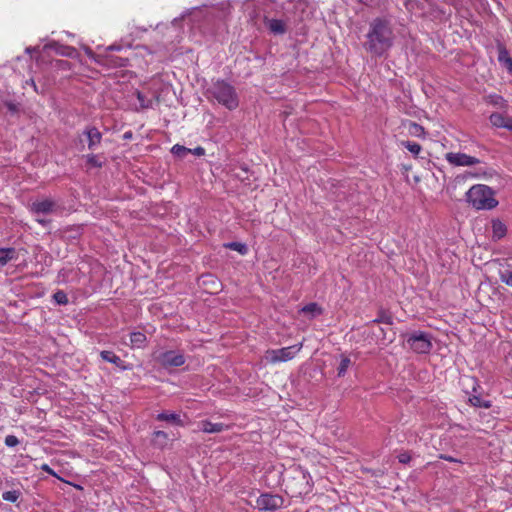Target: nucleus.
<instances>
[{"instance_id": "f257e3e1", "label": "nucleus", "mask_w": 512, "mask_h": 512, "mask_svg": "<svg viewBox=\"0 0 512 512\" xmlns=\"http://www.w3.org/2000/svg\"><path fill=\"white\" fill-rule=\"evenodd\" d=\"M394 44L393 25L390 17L374 18L369 24L364 49L376 57L384 56Z\"/></svg>"}, {"instance_id": "f03ea898", "label": "nucleus", "mask_w": 512, "mask_h": 512, "mask_svg": "<svg viewBox=\"0 0 512 512\" xmlns=\"http://www.w3.org/2000/svg\"><path fill=\"white\" fill-rule=\"evenodd\" d=\"M281 485L291 498H302L311 493L313 481L307 470L300 465H292L282 472Z\"/></svg>"}, {"instance_id": "7ed1b4c3", "label": "nucleus", "mask_w": 512, "mask_h": 512, "mask_svg": "<svg viewBox=\"0 0 512 512\" xmlns=\"http://www.w3.org/2000/svg\"><path fill=\"white\" fill-rule=\"evenodd\" d=\"M495 195L496 191L490 186L475 184L465 193V201L476 210L490 211L499 204Z\"/></svg>"}, {"instance_id": "20e7f679", "label": "nucleus", "mask_w": 512, "mask_h": 512, "mask_svg": "<svg viewBox=\"0 0 512 512\" xmlns=\"http://www.w3.org/2000/svg\"><path fill=\"white\" fill-rule=\"evenodd\" d=\"M207 93L210 94L220 105L233 111L239 107V96L236 88L224 79L212 80Z\"/></svg>"}, {"instance_id": "39448f33", "label": "nucleus", "mask_w": 512, "mask_h": 512, "mask_svg": "<svg viewBox=\"0 0 512 512\" xmlns=\"http://www.w3.org/2000/svg\"><path fill=\"white\" fill-rule=\"evenodd\" d=\"M404 345H407L414 353L429 354L433 348L431 333L421 330H414L401 334Z\"/></svg>"}, {"instance_id": "423d86ee", "label": "nucleus", "mask_w": 512, "mask_h": 512, "mask_svg": "<svg viewBox=\"0 0 512 512\" xmlns=\"http://www.w3.org/2000/svg\"><path fill=\"white\" fill-rule=\"evenodd\" d=\"M154 360L164 369L181 367L186 362L184 354L177 350H167L154 354Z\"/></svg>"}, {"instance_id": "0eeeda50", "label": "nucleus", "mask_w": 512, "mask_h": 512, "mask_svg": "<svg viewBox=\"0 0 512 512\" xmlns=\"http://www.w3.org/2000/svg\"><path fill=\"white\" fill-rule=\"evenodd\" d=\"M471 381L472 389L471 391H466V394L468 395V403L476 408H490L492 406V401L488 399L487 395H484L478 379L472 377Z\"/></svg>"}, {"instance_id": "6e6552de", "label": "nucleus", "mask_w": 512, "mask_h": 512, "mask_svg": "<svg viewBox=\"0 0 512 512\" xmlns=\"http://www.w3.org/2000/svg\"><path fill=\"white\" fill-rule=\"evenodd\" d=\"M284 498L279 494L261 493L256 499V508L260 511H276L283 506Z\"/></svg>"}, {"instance_id": "1a4fd4ad", "label": "nucleus", "mask_w": 512, "mask_h": 512, "mask_svg": "<svg viewBox=\"0 0 512 512\" xmlns=\"http://www.w3.org/2000/svg\"><path fill=\"white\" fill-rule=\"evenodd\" d=\"M155 419L176 427H185L189 423V417L185 413L181 414L170 410H163L156 415Z\"/></svg>"}, {"instance_id": "9d476101", "label": "nucleus", "mask_w": 512, "mask_h": 512, "mask_svg": "<svg viewBox=\"0 0 512 512\" xmlns=\"http://www.w3.org/2000/svg\"><path fill=\"white\" fill-rule=\"evenodd\" d=\"M302 344L284 347L275 350H269L270 361L275 362H286L292 360L295 355L300 351Z\"/></svg>"}, {"instance_id": "9b49d317", "label": "nucleus", "mask_w": 512, "mask_h": 512, "mask_svg": "<svg viewBox=\"0 0 512 512\" xmlns=\"http://www.w3.org/2000/svg\"><path fill=\"white\" fill-rule=\"evenodd\" d=\"M445 159L454 166H473L480 163V160L476 157L470 156L466 153L448 152L445 155Z\"/></svg>"}, {"instance_id": "f8f14e48", "label": "nucleus", "mask_w": 512, "mask_h": 512, "mask_svg": "<svg viewBox=\"0 0 512 512\" xmlns=\"http://www.w3.org/2000/svg\"><path fill=\"white\" fill-rule=\"evenodd\" d=\"M54 51L56 54L76 58L79 53L76 48L53 41L43 46V52Z\"/></svg>"}, {"instance_id": "ddd939ff", "label": "nucleus", "mask_w": 512, "mask_h": 512, "mask_svg": "<svg viewBox=\"0 0 512 512\" xmlns=\"http://www.w3.org/2000/svg\"><path fill=\"white\" fill-rule=\"evenodd\" d=\"M263 23L269 33L274 36L284 35L288 31L286 21L282 19L270 18L267 15H264Z\"/></svg>"}, {"instance_id": "4468645a", "label": "nucleus", "mask_w": 512, "mask_h": 512, "mask_svg": "<svg viewBox=\"0 0 512 512\" xmlns=\"http://www.w3.org/2000/svg\"><path fill=\"white\" fill-rule=\"evenodd\" d=\"M57 204L54 200L45 198L34 201L30 206V211L35 215H48L56 211Z\"/></svg>"}, {"instance_id": "2eb2a0df", "label": "nucleus", "mask_w": 512, "mask_h": 512, "mask_svg": "<svg viewBox=\"0 0 512 512\" xmlns=\"http://www.w3.org/2000/svg\"><path fill=\"white\" fill-rule=\"evenodd\" d=\"M130 65V60L127 57L115 56L110 53H103L100 63L101 67L105 68H125Z\"/></svg>"}, {"instance_id": "dca6fc26", "label": "nucleus", "mask_w": 512, "mask_h": 512, "mask_svg": "<svg viewBox=\"0 0 512 512\" xmlns=\"http://www.w3.org/2000/svg\"><path fill=\"white\" fill-rule=\"evenodd\" d=\"M82 135L86 137L89 150H95L102 141V133L95 126L88 125L82 132Z\"/></svg>"}, {"instance_id": "f3484780", "label": "nucleus", "mask_w": 512, "mask_h": 512, "mask_svg": "<svg viewBox=\"0 0 512 512\" xmlns=\"http://www.w3.org/2000/svg\"><path fill=\"white\" fill-rule=\"evenodd\" d=\"M100 357L103 361L109 362V363L115 365L121 371H127V370L133 369L132 363H126L118 355H116L113 351L103 350L100 352Z\"/></svg>"}, {"instance_id": "a211bd4d", "label": "nucleus", "mask_w": 512, "mask_h": 512, "mask_svg": "<svg viewBox=\"0 0 512 512\" xmlns=\"http://www.w3.org/2000/svg\"><path fill=\"white\" fill-rule=\"evenodd\" d=\"M496 47L498 51V62L499 64L505 68L510 76H512V58L509 55V51L505 44L497 40L496 41Z\"/></svg>"}, {"instance_id": "6ab92c4d", "label": "nucleus", "mask_w": 512, "mask_h": 512, "mask_svg": "<svg viewBox=\"0 0 512 512\" xmlns=\"http://www.w3.org/2000/svg\"><path fill=\"white\" fill-rule=\"evenodd\" d=\"M84 233V225H70L61 230L60 237L67 242L79 240Z\"/></svg>"}, {"instance_id": "aec40b11", "label": "nucleus", "mask_w": 512, "mask_h": 512, "mask_svg": "<svg viewBox=\"0 0 512 512\" xmlns=\"http://www.w3.org/2000/svg\"><path fill=\"white\" fill-rule=\"evenodd\" d=\"M491 229H492V241L498 242L506 237L508 228L507 225L500 218H492L491 219Z\"/></svg>"}, {"instance_id": "412c9836", "label": "nucleus", "mask_w": 512, "mask_h": 512, "mask_svg": "<svg viewBox=\"0 0 512 512\" xmlns=\"http://www.w3.org/2000/svg\"><path fill=\"white\" fill-rule=\"evenodd\" d=\"M168 433L162 430H156L152 433L150 444L159 450H164L168 446Z\"/></svg>"}, {"instance_id": "4be33fe9", "label": "nucleus", "mask_w": 512, "mask_h": 512, "mask_svg": "<svg viewBox=\"0 0 512 512\" xmlns=\"http://www.w3.org/2000/svg\"><path fill=\"white\" fill-rule=\"evenodd\" d=\"M299 312L307 316L309 319H315L323 314L324 309L317 302H310L304 305Z\"/></svg>"}, {"instance_id": "5701e85b", "label": "nucleus", "mask_w": 512, "mask_h": 512, "mask_svg": "<svg viewBox=\"0 0 512 512\" xmlns=\"http://www.w3.org/2000/svg\"><path fill=\"white\" fill-rule=\"evenodd\" d=\"M18 259V252L14 247L0 248V270L10 261Z\"/></svg>"}, {"instance_id": "b1692460", "label": "nucleus", "mask_w": 512, "mask_h": 512, "mask_svg": "<svg viewBox=\"0 0 512 512\" xmlns=\"http://www.w3.org/2000/svg\"><path fill=\"white\" fill-rule=\"evenodd\" d=\"M200 429L205 433H220L228 428L224 423H212L208 419L199 422Z\"/></svg>"}, {"instance_id": "393cba45", "label": "nucleus", "mask_w": 512, "mask_h": 512, "mask_svg": "<svg viewBox=\"0 0 512 512\" xmlns=\"http://www.w3.org/2000/svg\"><path fill=\"white\" fill-rule=\"evenodd\" d=\"M354 364L355 363L351 361L350 357L347 354L341 353L339 355V365L337 366V377H344L348 369Z\"/></svg>"}, {"instance_id": "a878e982", "label": "nucleus", "mask_w": 512, "mask_h": 512, "mask_svg": "<svg viewBox=\"0 0 512 512\" xmlns=\"http://www.w3.org/2000/svg\"><path fill=\"white\" fill-rule=\"evenodd\" d=\"M485 101H486V103L493 105L495 107H498L500 109H503V110H507V108H508L507 100L503 96L496 94V93L487 95L485 97Z\"/></svg>"}, {"instance_id": "bb28decb", "label": "nucleus", "mask_w": 512, "mask_h": 512, "mask_svg": "<svg viewBox=\"0 0 512 512\" xmlns=\"http://www.w3.org/2000/svg\"><path fill=\"white\" fill-rule=\"evenodd\" d=\"M393 315L391 312L380 308L377 313V317L369 322V324H387L393 325Z\"/></svg>"}, {"instance_id": "cd10ccee", "label": "nucleus", "mask_w": 512, "mask_h": 512, "mask_svg": "<svg viewBox=\"0 0 512 512\" xmlns=\"http://www.w3.org/2000/svg\"><path fill=\"white\" fill-rule=\"evenodd\" d=\"M130 343L132 348H144L147 344V337L141 331H133L130 333Z\"/></svg>"}, {"instance_id": "c85d7f7f", "label": "nucleus", "mask_w": 512, "mask_h": 512, "mask_svg": "<svg viewBox=\"0 0 512 512\" xmlns=\"http://www.w3.org/2000/svg\"><path fill=\"white\" fill-rule=\"evenodd\" d=\"M223 247L225 249L237 251L240 255H246L249 252V248L246 243L238 242V241H231V242H225L223 244Z\"/></svg>"}, {"instance_id": "c756f323", "label": "nucleus", "mask_w": 512, "mask_h": 512, "mask_svg": "<svg viewBox=\"0 0 512 512\" xmlns=\"http://www.w3.org/2000/svg\"><path fill=\"white\" fill-rule=\"evenodd\" d=\"M204 286L217 289L220 285L219 279L212 273H204L199 278Z\"/></svg>"}, {"instance_id": "7c9ffc66", "label": "nucleus", "mask_w": 512, "mask_h": 512, "mask_svg": "<svg viewBox=\"0 0 512 512\" xmlns=\"http://www.w3.org/2000/svg\"><path fill=\"white\" fill-rule=\"evenodd\" d=\"M3 107H6L11 116H19L22 112V105L15 100L6 99Z\"/></svg>"}, {"instance_id": "2f4dec72", "label": "nucleus", "mask_w": 512, "mask_h": 512, "mask_svg": "<svg viewBox=\"0 0 512 512\" xmlns=\"http://www.w3.org/2000/svg\"><path fill=\"white\" fill-rule=\"evenodd\" d=\"M408 132L410 135L420 138H424L426 135L425 128L422 125L410 120L408 121Z\"/></svg>"}, {"instance_id": "473e14b6", "label": "nucleus", "mask_w": 512, "mask_h": 512, "mask_svg": "<svg viewBox=\"0 0 512 512\" xmlns=\"http://www.w3.org/2000/svg\"><path fill=\"white\" fill-rule=\"evenodd\" d=\"M506 116L499 112H493L489 116L491 125L495 128H503L505 124Z\"/></svg>"}, {"instance_id": "72a5a7b5", "label": "nucleus", "mask_w": 512, "mask_h": 512, "mask_svg": "<svg viewBox=\"0 0 512 512\" xmlns=\"http://www.w3.org/2000/svg\"><path fill=\"white\" fill-rule=\"evenodd\" d=\"M401 145L412 153L414 157H418L419 153L422 151V146L417 142L403 140L401 141Z\"/></svg>"}, {"instance_id": "f704fd0d", "label": "nucleus", "mask_w": 512, "mask_h": 512, "mask_svg": "<svg viewBox=\"0 0 512 512\" xmlns=\"http://www.w3.org/2000/svg\"><path fill=\"white\" fill-rule=\"evenodd\" d=\"M190 151H191V149H190V148H187V147H185V146H183V145H180V144H175V145L171 148V153H172L175 157H177V158H179V159H181V160L185 159V158H186V156H187L188 154H190Z\"/></svg>"}, {"instance_id": "c9c22d12", "label": "nucleus", "mask_w": 512, "mask_h": 512, "mask_svg": "<svg viewBox=\"0 0 512 512\" xmlns=\"http://www.w3.org/2000/svg\"><path fill=\"white\" fill-rule=\"evenodd\" d=\"M86 164L93 168H102L105 162L99 160V156L96 154H87L85 156Z\"/></svg>"}, {"instance_id": "e433bc0d", "label": "nucleus", "mask_w": 512, "mask_h": 512, "mask_svg": "<svg viewBox=\"0 0 512 512\" xmlns=\"http://www.w3.org/2000/svg\"><path fill=\"white\" fill-rule=\"evenodd\" d=\"M499 278L501 282L505 283L507 286L512 287V268L508 266L505 269H501L499 271Z\"/></svg>"}, {"instance_id": "4c0bfd02", "label": "nucleus", "mask_w": 512, "mask_h": 512, "mask_svg": "<svg viewBox=\"0 0 512 512\" xmlns=\"http://www.w3.org/2000/svg\"><path fill=\"white\" fill-rule=\"evenodd\" d=\"M52 300L56 305H67L68 304V296L63 290H57L52 295Z\"/></svg>"}, {"instance_id": "58836bf2", "label": "nucleus", "mask_w": 512, "mask_h": 512, "mask_svg": "<svg viewBox=\"0 0 512 512\" xmlns=\"http://www.w3.org/2000/svg\"><path fill=\"white\" fill-rule=\"evenodd\" d=\"M135 95L141 109H148L152 107V100L147 99L145 94L140 90H136Z\"/></svg>"}, {"instance_id": "ea45409f", "label": "nucleus", "mask_w": 512, "mask_h": 512, "mask_svg": "<svg viewBox=\"0 0 512 512\" xmlns=\"http://www.w3.org/2000/svg\"><path fill=\"white\" fill-rule=\"evenodd\" d=\"M361 471L363 473L370 474L372 477L375 478H381L387 473L386 468H369V467H362Z\"/></svg>"}, {"instance_id": "a19ab883", "label": "nucleus", "mask_w": 512, "mask_h": 512, "mask_svg": "<svg viewBox=\"0 0 512 512\" xmlns=\"http://www.w3.org/2000/svg\"><path fill=\"white\" fill-rule=\"evenodd\" d=\"M22 493L20 490H11V491H5L2 494V498L4 501L15 503L18 501V499L21 497Z\"/></svg>"}, {"instance_id": "79ce46f5", "label": "nucleus", "mask_w": 512, "mask_h": 512, "mask_svg": "<svg viewBox=\"0 0 512 512\" xmlns=\"http://www.w3.org/2000/svg\"><path fill=\"white\" fill-rule=\"evenodd\" d=\"M51 65L56 70L69 71L72 68L71 62H69L67 60H61V59L53 60L51 62Z\"/></svg>"}, {"instance_id": "37998d69", "label": "nucleus", "mask_w": 512, "mask_h": 512, "mask_svg": "<svg viewBox=\"0 0 512 512\" xmlns=\"http://www.w3.org/2000/svg\"><path fill=\"white\" fill-rule=\"evenodd\" d=\"M85 53L90 60H92L95 64L100 66L103 53H96L91 48H85Z\"/></svg>"}, {"instance_id": "c03bdc74", "label": "nucleus", "mask_w": 512, "mask_h": 512, "mask_svg": "<svg viewBox=\"0 0 512 512\" xmlns=\"http://www.w3.org/2000/svg\"><path fill=\"white\" fill-rule=\"evenodd\" d=\"M397 459L401 464H409L412 460V451L405 450L397 455Z\"/></svg>"}, {"instance_id": "a18cd8bd", "label": "nucleus", "mask_w": 512, "mask_h": 512, "mask_svg": "<svg viewBox=\"0 0 512 512\" xmlns=\"http://www.w3.org/2000/svg\"><path fill=\"white\" fill-rule=\"evenodd\" d=\"M4 443L9 448H14L20 444V440L15 435H7Z\"/></svg>"}, {"instance_id": "49530a36", "label": "nucleus", "mask_w": 512, "mask_h": 512, "mask_svg": "<svg viewBox=\"0 0 512 512\" xmlns=\"http://www.w3.org/2000/svg\"><path fill=\"white\" fill-rule=\"evenodd\" d=\"M123 49V45L121 44H118V43H114L112 45H109L107 47L104 48V52L103 53H109V52H112V51H121Z\"/></svg>"}, {"instance_id": "de8ad7c7", "label": "nucleus", "mask_w": 512, "mask_h": 512, "mask_svg": "<svg viewBox=\"0 0 512 512\" xmlns=\"http://www.w3.org/2000/svg\"><path fill=\"white\" fill-rule=\"evenodd\" d=\"M359 3L368 7H377L380 5L382 0H357Z\"/></svg>"}, {"instance_id": "09e8293b", "label": "nucleus", "mask_w": 512, "mask_h": 512, "mask_svg": "<svg viewBox=\"0 0 512 512\" xmlns=\"http://www.w3.org/2000/svg\"><path fill=\"white\" fill-rule=\"evenodd\" d=\"M190 154H193L195 156H204L205 155V149L201 146H197L194 149H191Z\"/></svg>"}, {"instance_id": "8fccbe9b", "label": "nucleus", "mask_w": 512, "mask_h": 512, "mask_svg": "<svg viewBox=\"0 0 512 512\" xmlns=\"http://www.w3.org/2000/svg\"><path fill=\"white\" fill-rule=\"evenodd\" d=\"M439 458L442 459V460L448 461V462L461 463V460L456 459V458H454V457H452L450 455H446V454H441L439 456Z\"/></svg>"}, {"instance_id": "3c124183", "label": "nucleus", "mask_w": 512, "mask_h": 512, "mask_svg": "<svg viewBox=\"0 0 512 512\" xmlns=\"http://www.w3.org/2000/svg\"><path fill=\"white\" fill-rule=\"evenodd\" d=\"M494 173H495V171L493 169H490L489 171H484L482 173H479V172H477V173H469L468 172L467 174L470 175V176H474V177H478L480 174H482L484 176H490L491 177V176H493Z\"/></svg>"}, {"instance_id": "603ef678", "label": "nucleus", "mask_w": 512, "mask_h": 512, "mask_svg": "<svg viewBox=\"0 0 512 512\" xmlns=\"http://www.w3.org/2000/svg\"><path fill=\"white\" fill-rule=\"evenodd\" d=\"M41 470L48 473L51 476H56V472L48 464H43L41 466Z\"/></svg>"}, {"instance_id": "864d4df0", "label": "nucleus", "mask_w": 512, "mask_h": 512, "mask_svg": "<svg viewBox=\"0 0 512 512\" xmlns=\"http://www.w3.org/2000/svg\"><path fill=\"white\" fill-rule=\"evenodd\" d=\"M504 129H507L508 131L512 132V117L506 116Z\"/></svg>"}, {"instance_id": "5fc2aeb1", "label": "nucleus", "mask_w": 512, "mask_h": 512, "mask_svg": "<svg viewBox=\"0 0 512 512\" xmlns=\"http://www.w3.org/2000/svg\"><path fill=\"white\" fill-rule=\"evenodd\" d=\"M36 220L43 227H46V226H48L51 223V220L50 219H46V218H37Z\"/></svg>"}, {"instance_id": "6e6d98bb", "label": "nucleus", "mask_w": 512, "mask_h": 512, "mask_svg": "<svg viewBox=\"0 0 512 512\" xmlns=\"http://www.w3.org/2000/svg\"><path fill=\"white\" fill-rule=\"evenodd\" d=\"M447 4L452 5L454 7H458L462 4V0H444Z\"/></svg>"}, {"instance_id": "4d7b16f0", "label": "nucleus", "mask_w": 512, "mask_h": 512, "mask_svg": "<svg viewBox=\"0 0 512 512\" xmlns=\"http://www.w3.org/2000/svg\"><path fill=\"white\" fill-rule=\"evenodd\" d=\"M435 11H437L438 15H441L444 18H447L451 14L450 12L447 13L445 10L440 9V8H437Z\"/></svg>"}, {"instance_id": "13d9d810", "label": "nucleus", "mask_w": 512, "mask_h": 512, "mask_svg": "<svg viewBox=\"0 0 512 512\" xmlns=\"http://www.w3.org/2000/svg\"><path fill=\"white\" fill-rule=\"evenodd\" d=\"M38 51H39V50H38V47H27V48L25 49V52H26V53H28V54H32V53H34V52H38Z\"/></svg>"}, {"instance_id": "bf43d9fd", "label": "nucleus", "mask_w": 512, "mask_h": 512, "mask_svg": "<svg viewBox=\"0 0 512 512\" xmlns=\"http://www.w3.org/2000/svg\"><path fill=\"white\" fill-rule=\"evenodd\" d=\"M132 137H133V133H132V131H127V132H125V133H124V135H123V139H124V140H130Z\"/></svg>"}, {"instance_id": "052dcab7", "label": "nucleus", "mask_w": 512, "mask_h": 512, "mask_svg": "<svg viewBox=\"0 0 512 512\" xmlns=\"http://www.w3.org/2000/svg\"><path fill=\"white\" fill-rule=\"evenodd\" d=\"M5 100L6 99L4 98L3 91L0 89V110L3 107V104H4Z\"/></svg>"}, {"instance_id": "680f3d73", "label": "nucleus", "mask_w": 512, "mask_h": 512, "mask_svg": "<svg viewBox=\"0 0 512 512\" xmlns=\"http://www.w3.org/2000/svg\"><path fill=\"white\" fill-rule=\"evenodd\" d=\"M240 169H241L243 172H245L246 174L249 172V168H248V166H247L246 164H242V165L240 166Z\"/></svg>"}, {"instance_id": "e2e57ef3", "label": "nucleus", "mask_w": 512, "mask_h": 512, "mask_svg": "<svg viewBox=\"0 0 512 512\" xmlns=\"http://www.w3.org/2000/svg\"><path fill=\"white\" fill-rule=\"evenodd\" d=\"M379 330H380L382 339L385 340L387 338L385 329L384 328H380Z\"/></svg>"}, {"instance_id": "0e129e2a", "label": "nucleus", "mask_w": 512, "mask_h": 512, "mask_svg": "<svg viewBox=\"0 0 512 512\" xmlns=\"http://www.w3.org/2000/svg\"><path fill=\"white\" fill-rule=\"evenodd\" d=\"M290 2H295L297 4H307V0H290Z\"/></svg>"}, {"instance_id": "69168bd1", "label": "nucleus", "mask_w": 512, "mask_h": 512, "mask_svg": "<svg viewBox=\"0 0 512 512\" xmlns=\"http://www.w3.org/2000/svg\"><path fill=\"white\" fill-rule=\"evenodd\" d=\"M188 15H190V11H189V10H187L186 12H184V13L182 14L181 19H183L184 17H186V16H188Z\"/></svg>"}, {"instance_id": "338daca9", "label": "nucleus", "mask_w": 512, "mask_h": 512, "mask_svg": "<svg viewBox=\"0 0 512 512\" xmlns=\"http://www.w3.org/2000/svg\"><path fill=\"white\" fill-rule=\"evenodd\" d=\"M31 83H32V87L34 88V90L37 91V86H36L35 82L33 80H31Z\"/></svg>"}, {"instance_id": "774afa93", "label": "nucleus", "mask_w": 512, "mask_h": 512, "mask_svg": "<svg viewBox=\"0 0 512 512\" xmlns=\"http://www.w3.org/2000/svg\"><path fill=\"white\" fill-rule=\"evenodd\" d=\"M394 335H395V333H393V337L392 338H389V340H388L389 343H392L394 341Z\"/></svg>"}]
</instances>
